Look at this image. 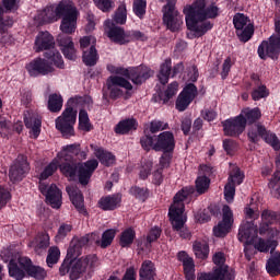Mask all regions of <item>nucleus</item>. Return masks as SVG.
Masks as SVG:
<instances>
[{"mask_svg": "<svg viewBox=\"0 0 280 280\" xmlns=\"http://www.w3.org/2000/svg\"><path fill=\"white\" fill-rule=\"evenodd\" d=\"M75 156L86 159V153L80 150V144L65 147L57 155V159L61 162L60 172L70 180H74L75 176H78L81 185H89V180H91L93 172L97 170L100 162L97 160H90L80 164L75 162Z\"/></svg>", "mask_w": 280, "mask_h": 280, "instance_id": "obj_1", "label": "nucleus"}, {"mask_svg": "<svg viewBox=\"0 0 280 280\" xmlns=\"http://www.w3.org/2000/svg\"><path fill=\"white\" fill-rule=\"evenodd\" d=\"M184 14L187 28L194 32V36L200 38L213 28V23L209 19H217L220 9L215 3L207 4V0H196L184 8Z\"/></svg>", "mask_w": 280, "mask_h": 280, "instance_id": "obj_2", "label": "nucleus"}, {"mask_svg": "<svg viewBox=\"0 0 280 280\" xmlns=\"http://www.w3.org/2000/svg\"><path fill=\"white\" fill-rule=\"evenodd\" d=\"M191 194H194V188H183L175 195L173 205L168 209V218L172 228L183 240L191 238V232L185 228V222H187V215H185V200H187Z\"/></svg>", "mask_w": 280, "mask_h": 280, "instance_id": "obj_3", "label": "nucleus"}, {"mask_svg": "<svg viewBox=\"0 0 280 280\" xmlns=\"http://www.w3.org/2000/svg\"><path fill=\"white\" fill-rule=\"evenodd\" d=\"M73 259H75V257H70L69 252H67V259L63 260L59 268L61 277L70 272V279L78 280L85 272H93V269L100 266V259L95 254L82 256L77 261Z\"/></svg>", "mask_w": 280, "mask_h": 280, "instance_id": "obj_4", "label": "nucleus"}, {"mask_svg": "<svg viewBox=\"0 0 280 280\" xmlns=\"http://www.w3.org/2000/svg\"><path fill=\"white\" fill-rule=\"evenodd\" d=\"M62 165V162L58 158H55L49 165H47L39 176V191L46 197V202L52 207V209H60L62 207V191L58 189V186L51 184L48 186L43 183L47 180L49 176H54V173Z\"/></svg>", "mask_w": 280, "mask_h": 280, "instance_id": "obj_5", "label": "nucleus"}, {"mask_svg": "<svg viewBox=\"0 0 280 280\" xmlns=\"http://www.w3.org/2000/svg\"><path fill=\"white\" fill-rule=\"evenodd\" d=\"M34 49L37 54L44 52V58H47L50 65L62 69L65 67V60L62 55L56 49V42L54 36L49 32H39L35 38Z\"/></svg>", "mask_w": 280, "mask_h": 280, "instance_id": "obj_6", "label": "nucleus"}, {"mask_svg": "<svg viewBox=\"0 0 280 280\" xmlns=\"http://www.w3.org/2000/svg\"><path fill=\"white\" fill-rule=\"evenodd\" d=\"M141 147L147 152L154 150V152H174L176 148V139L171 131H163L158 136H144L140 139Z\"/></svg>", "mask_w": 280, "mask_h": 280, "instance_id": "obj_7", "label": "nucleus"}, {"mask_svg": "<svg viewBox=\"0 0 280 280\" xmlns=\"http://www.w3.org/2000/svg\"><path fill=\"white\" fill-rule=\"evenodd\" d=\"M18 261L20 267L16 266L14 261H12L10 265V277H12L14 280L25 279V272L28 275V277L36 280H45L47 277V271L40 266L32 265V259L28 257H19Z\"/></svg>", "mask_w": 280, "mask_h": 280, "instance_id": "obj_8", "label": "nucleus"}, {"mask_svg": "<svg viewBox=\"0 0 280 280\" xmlns=\"http://www.w3.org/2000/svg\"><path fill=\"white\" fill-rule=\"evenodd\" d=\"M107 71H109V73H115L116 75H124L125 78H128V80H131L133 84H143L145 80H149L152 78V75H154V72L145 66L126 69L108 65Z\"/></svg>", "mask_w": 280, "mask_h": 280, "instance_id": "obj_9", "label": "nucleus"}, {"mask_svg": "<svg viewBox=\"0 0 280 280\" xmlns=\"http://www.w3.org/2000/svg\"><path fill=\"white\" fill-rule=\"evenodd\" d=\"M77 119L78 110L67 103L66 109L56 118L55 126L66 139H69L75 135V129L73 127L75 126Z\"/></svg>", "mask_w": 280, "mask_h": 280, "instance_id": "obj_10", "label": "nucleus"}, {"mask_svg": "<svg viewBox=\"0 0 280 280\" xmlns=\"http://www.w3.org/2000/svg\"><path fill=\"white\" fill-rule=\"evenodd\" d=\"M248 139L252 143L259 142L260 139L271 145L273 150H280V140L277 135L261 124L253 125L248 130Z\"/></svg>", "mask_w": 280, "mask_h": 280, "instance_id": "obj_11", "label": "nucleus"}, {"mask_svg": "<svg viewBox=\"0 0 280 280\" xmlns=\"http://www.w3.org/2000/svg\"><path fill=\"white\" fill-rule=\"evenodd\" d=\"M280 54V20L276 21V34L269 38V42H262L258 47V56L262 60L266 56L277 58Z\"/></svg>", "mask_w": 280, "mask_h": 280, "instance_id": "obj_12", "label": "nucleus"}, {"mask_svg": "<svg viewBox=\"0 0 280 280\" xmlns=\"http://www.w3.org/2000/svg\"><path fill=\"white\" fill-rule=\"evenodd\" d=\"M163 22L171 32H178L183 25V15L176 10V0H167L163 8Z\"/></svg>", "mask_w": 280, "mask_h": 280, "instance_id": "obj_13", "label": "nucleus"}, {"mask_svg": "<svg viewBox=\"0 0 280 280\" xmlns=\"http://www.w3.org/2000/svg\"><path fill=\"white\" fill-rule=\"evenodd\" d=\"M88 244H96V246H100V244H102L100 233L94 232L82 237H73L68 248V257H80V255H82V248Z\"/></svg>", "mask_w": 280, "mask_h": 280, "instance_id": "obj_14", "label": "nucleus"}, {"mask_svg": "<svg viewBox=\"0 0 280 280\" xmlns=\"http://www.w3.org/2000/svg\"><path fill=\"white\" fill-rule=\"evenodd\" d=\"M107 89L109 91V97L112 100H118V97L124 95V91H121V89L132 91V84L122 77L112 75L107 79Z\"/></svg>", "mask_w": 280, "mask_h": 280, "instance_id": "obj_15", "label": "nucleus"}, {"mask_svg": "<svg viewBox=\"0 0 280 280\" xmlns=\"http://www.w3.org/2000/svg\"><path fill=\"white\" fill-rule=\"evenodd\" d=\"M196 97H198V88H196L194 83H188L179 93L175 106L179 113H183L184 110H187L189 104H191Z\"/></svg>", "mask_w": 280, "mask_h": 280, "instance_id": "obj_16", "label": "nucleus"}, {"mask_svg": "<svg viewBox=\"0 0 280 280\" xmlns=\"http://www.w3.org/2000/svg\"><path fill=\"white\" fill-rule=\"evenodd\" d=\"M222 124L223 132L226 137H240L246 130V118H243L241 115L226 119Z\"/></svg>", "mask_w": 280, "mask_h": 280, "instance_id": "obj_17", "label": "nucleus"}, {"mask_svg": "<svg viewBox=\"0 0 280 280\" xmlns=\"http://www.w3.org/2000/svg\"><path fill=\"white\" fill-rule=\"evenodd\" d=\"M105 27L107 30V36L112 43H116L117 45H126L127 43H130V34L126 33L124 28L115 26L113 21L106 20Z\"/></svg>", "mask_w": 280, "mask_h": 280, "instance_id": "obj_18", "label": "nucleus"}, {"mask_svg": "<svg viewBox=\"0 0 280 280\" xmlns=\"http://www.w3.org/2000/svg\"><path fill=\"white\" fill-rule=\"evenodd\" d=\"M26 172H30L27 158L19 155L9 171V178L12 183H19V180H23V178H25Z\"/></svg>", "mask_w": 280, "mask_h": 280, "instance_id": "obj_19", "label": "nucleus"}, {"mask_svg": "<svg viewBox=\"0 0 280 280\" xmlns=\"http://www.w3.org/2000/svg\"><path fill=\"white\" fill-rule=\"evenodd\" d=\"M223 219L222 221L213 228V233L215 237H225L233 226V211L231 207L223 206L222 208Z\"/></svg>", "mask_w": 280, "mask_h": 280, "instance_id": "obj_20", "label": "nucleus"}, {"mask_svg": "<svg viewBox=\"0 0 280 280\" xmlns=\"http://www.w3.org/2000/svg\"><path fill=\"white\" fill-rule=\"evenodd\" d=\"M26 70L32 78H38V75H47L54 71L51 63L44 58H36L26 65Z\"/></svg>", "mask_w": 280, "mask_h": 280, "instance_id": "obj_21", "label": "nucleus"}, {"mask_svg": "<svg viewBox=\"0 0 280 280\" xmlns=\"http://www.w3.org/2000/svg\"><path fill=\"white\" fill-rule=\"evenodd\" d=\"M257 233V225H255L253 221L243 222L238 230V240L243 244H246L248 246L249 244H253V242H255Z\"/></svg>", "mask_w": 280, "mask_h": 280, "instance_id": "obj_22", "label": "nucleus"}, {"mask_svg": "<svg viewBox=\"0 0 280 280\" xmlns=\"http://www.w3.org/2000/svg\"><path fill=\"white\" fill-rule=\"evenodd\" d=\"M199 175L196 179V191L197 194H207L211 185V179L208 176H211V168L207 165H201L199 170Z\"/></svg>", "mask_w": 280, "mask_h": 280, "instance_id": "obj_23", "label": "nucleus"}, {"mask_svg": "<svg viewBox=\"0 0 280 280\" xmlns=\"http://www.w3.org/2000/svg\"><path fill=\"white\" fill-rule=\"evenodd\" d=\"M57 15L59 19H69L71 16H80V12H78V8L71 0H61L57 5Z\"/></svg>", "mask_w": 280, "mask_h": 280, "instance_id": "obj_24", "label": "nucleus"}, {"mask_svg": "<svg viewBox=\"0 0 280 280\" xmlns=\"http://www.w3.org/2000/svg\"><path fill=\"white\" fill-rule=\"evenodd\" d=\"M66 191L79 213L86 215V208H84V196H82V191H80L77 186H67Z\"/></svg>", "mask_w": 280, "mask_h": 280, "instance_id": "obj_25", "label": "nucleus"}, {"mask_svg": "<svg viewBox=\"0 0 280 280\" xmlns=\"http://www.w3.org/2000/svg\"><path fill=\"white\" fill-rule=\"evenodd\" d=\"M57 40L61 47L63 56L68 60H75V58H78V55H75V47L73 45V40L71 39V37L65 34H60L57 37Z\"/></svg>", "mask_w": 280, "mask_h": 280, "instance_id": "obj_26", "label": "nucleus"}, {"mask_svg": "<svg viewBox=\"0 0 280 280\" xmlns=\"http://www.w3.org/2000/svg\"><path fill=\"white\" fill-rule=\"evenodd\" d=\"M59 19L56 5L47 7L45 10L39 11L35 18L39 25H43V23H56Z\"/></svg>", "mask_w": 280, "mask_h": 280, "instance_id": "obj_27", "label": "nucleus"}, {"mask_svg": "<svg viewBox=\"0 0 280 280\" xmlns=\"http://www.w3.org/2000/svg\"><path fill=\"white\" fill-rule=\"evenodd\" d=\"M97 205L103 211H115L121 205V197L117 195L105 196L98 200Z\"/></svg>", "mask_w": 280, "mask_h": 280, "instance_id": "obj_28", "label": "nucleus"}, {"mask_svg": "<svg viewBox=\"0 0 280 280\" xmlns=\"http://www.w3.org/2000/svg\"><path fill=\"white\" fill-rule=\"evenodd\" d=\"M277 220V213L275 211L264 210L261 213V224L259 228V234L266 235V233L270 231V224H275Z\"/></svg>", "mask_w": 280, "mask_h": 280, "instance_id": "obj_29", "label": "nucleus"}, {"mask_svg": "<svg viewBox=\"0 0 280 280\" xmlns=\"http://www.w3.org/2000/svg\"><path fill=\"white\" fill-rule=\"evenodd\" d=\"M24 124L26 128L31 130V135L34 139H38V136L40 135V126L43 125V121L38 116H31L30 118L24 117Z\"/></svg>", "mask_w": 280, "mask_h": 280, "instance_id": "obj_30", "label": "nucleus"}, {"mask_svg": "<svg viewBox=\"0 0 280 280\" xmlns=\"http://www.w3.org/2000/svg\"><path fill=\"white\" fill-rule=\"evenodd\" d=\"M14 25V20H12L10 16L3 15V8L0 7V34H4L2 37H0V43H8V27H12Z\"/></svg>", "mask_w": 280, "mask_h": 280, "instance_id": "obj_31", "label": "nucleus"}, {"mask_svg": "<svg viewBox=\"0 0 280 280\" xmlns=\"http://www.w3.org/2000/svg\"><path fill=\"white\" fill-rule=\"evenodd\" d=\"M154 277H156L154 262L151 260L143 261L140 268V280H154Z\"/></svg>", "mask_w": 280, "mask_h": 280, "instance_id": "obj_32", "label": "nucleus"}, {"mask_svg": "<svg viewBox=\"0 0 280 280\" xmlns=\"http://www.w3.org/2000/svg\"><path fill=\"white\" fill-rule=\"evenodd\" d=\"M78 27V15H72L70 18H62L60 24V31L62 34H73Z\"/></svg>", "mask_w": 280, "mask_h": 280, "instance_id": "obj_33", "label": "nucleus"}, {"mask_svg": "<svg viewBox=\"0 0 280 280\" xmlns=\"http://www.w3.org/2000/svg\"><path fill=\"white\" fill-rule=\"evenodd\" d=\"M240 116L245 119V124H255V121L261 118V110L259 108H244Z\"/></svg>", "mask_w": 280, "mask_h": 280, "instance_id": "obj_34", "label": "nucleus"}, {"mask_svg": "<svg viewBox=\"0 0 280 280\" xmlns=\"http://www.w3.org/2000/svg\"><path fill=\"white\" fill-rule=\"evenodd\" d=\"M226 269L217 268L213 272H201L197 276V280H224Z\"/></svg>", "mask_w": 280, "mask_h": 280, "instance_id": "obj_35", "label": "nucleus"}, {"mask_svg": "<svg viewBox=\"0 0 280 280\" xmlns=\"http://www.w3.org/2000/svg\"><path fill=\"white\" fill-rule=\"evenodd\" d=\"M0 257L2 259V261H4V264H8L9 261V275H10V266L13 264H15V266H18V268H21V266L19 265V257H25V256H21V255H15L14 256V252H12L10 248H4L1 250L0 253Z\"/></svg>", "mask_w": 280, "mask_h": 280, "instance_id": "obj_36", "label": "nucleus"}, {"mask_svg": "<svg viewBox=\"0 0 280 280\" xmlns=\"http://www.w3.org/2000/svg\"><path fill=\"white\" fill-rule=\"evenodd\" d=\"M130 130H137V120L135 119L122 120L115 128V132L117 135H128Z\"/></svg>", "mask_w": 280, "mask_h": 280, "instance_id": "obj_37", "label": "nucleus"}, {"mask_svg": "<svg viewBox=\"0 0 280 280\" xmlns=\"http://www.w3.org/2000/svg\"><path fill=\"white\" fill-rule=\"evenodd\" d=\"M100 60L95 46H91L89 50H83V62L86 67H95Z\"/></svg>", "mask_w": 280, "mask_h": 280, "instance_id": "obj_38", "label": "nucleus"}, {"mask_svg": "<svg viewBox=\"0 0 280 280\" xmlns=\"http://www.w3.org/2000/svg\"><path fill=\"white\" fill-rule=\"evenodd\" d=\"M95 156L100 160L102 165H106V167H110L115 163V155L108 151H104L103 149H95Z\"/></svg>", "mask_w": 280, "mask_h": 280, "instance_id": "obj_39", "label": "nucleus"}, {"mask_svg": "<svg viewBox=\"0 0 280 280\" xmlns=\"http://www.w3.org/2000/svg\"><path fill=\"white\" fill-rule=\"evenodd\" d=\"M170 73H172V59H166L160 68L158 75L161 84H167L170 82Z\"/></svg>", "mask_w": 280, "mask_h": 280, "instance_id": "obj_40", "label": "nucleus"}, {"mask_svg": "<svg viewBox=\"0 0 280 280\" xmlns=\"http://www.w3.org/2000/svg\"><path fill=\"white\" fill-rule=\"evenodd\" d=\"M62 95L54 93L48 97V109L50 113H60L62 110Z\"/></svg>", "mask_w": 280, "mask_h": 280, "instance_id": "obj_41", "label": "nucleus"}, {"mask_svg": "<svg viewBox=\"0 0 280 280\" xmlns=\"http://www.w3.org/2000/svg\"><path fill=\"white\" fill-rule=\"evenodd\" d=\"M192 250L197 259H207L209 257V245L205 242L196 241L192 245Z\"/></svg>", "mask_w": 280, "mask_h": 280, "instance_id": "obj_42", "label": "nucleus"}, {"mask_svg": "<svg viewBox=\"0 0 280 280\" xmlns=\"http://www.w3.org/2000/svg\"><path fill=\"white\" fill-rule=\"evenodd\" d=\"M256 250H259V253H268L269 250H275L277 248V241L275 240H264L258 238V241L255 243Z\"/></svg>", "mask_w": 280, "mask_h": 280, "instance_id": "obj_43", "label": "nucleus"}, {"mask_svg": "<svg viewBox=\"0 0 280 280\" xmlns=\"http://www.w3.org/2000/svg\"><path fill=\"white\" fill-rule=\"evenodd\" d=\"M267 272L271 275V277H277L280 275V256L278 254L273 255L268 261H267Z\"/></svg>", "mask_w": 280, "mask_h": 280, "instance_id": "obj_44", "label": "nucleus"}, {"mask_svg": "<svg viewBox=\"0 0 280 280\" xmlns=\"http://www.w3.org/2000/svg\"><path fill=\"white\" fill-rule=\"evenodd\" d=\"M228 183H231L234 186L242 185L244 183V173H242V171H240V167H237L236 165L231 166Z\"/></svg>", "mask_w": 280, "mask_h": 280, "instance_id": "obj_45", "label": "nucleus"}, {"mask_svg": "<svg viewBox=\"0 0 280 280\" xmlns=\"http://www.w3.org/2000/svg\"><path fill=\"white\" fill-rule=\"evenodd\" d=\"M81 104L82 106H85L86 108H91L93 106V98L89 95L85 96H74L68 101V106H72L75 108Z\"/></svg>", "mask_w": 280, "mask_h": 280, "instance_id": "obj_46", "label": "nucleus"}, {"mask_svg": "<svg viewBox=\"0 0 280 280\" xmlns=\"http://www.w3.org/2000/svg\"><path fill=\"white\" fill-rule=\"evenodd\" d=\"M233 24L236 32H240L250 25V20L244 13H236L233 18Z\"/></svg>", "mask_w": 280, "mask_h": 280, "instance_id": "obj_47", "label": "nucleus"}, {"mask_svg": "<svg viewBox=\"0 0 280 280\" xmlns=\"http://www.w3.org/2000/svg\"><path fill=\"white\" fill-rule=\"evenodd\" d=\"M126 19H128V11L126 10V3H120L115 15L114 23L118 25H124L126 23Z\"/></svg>", "mask_w": 280, "mask_h": 280, "instance_id": "obj_48", "label": "nucleus"}, {"mask_svg": "<svg viewBox=\"0 0 280 280\" xmlns=\"http://www.w3.org/2000/svg\"><path fill=\"white\" fill-rule=\"evenodd\" d=\"M253 34H255V28L253 24H248L245 28H241V31H236V35L241 43H248L250 38H253Z\"/></svg>", "mask_w": 280, "mask_h": 280, "instance_id": "obj_49", "label": "nucleus"}, {"mask_svg": "<svg viewBox=\"0 0 280 280\" xmlns=\"http://www.w3.org/2000/svg\"><path fill=\"white\" fill-rule=\"evenodd\" d=\"M60 259V248L57 246H52L48 249V255L46 258V264L49 268H51L55 264H58Z\"/></svg>", "mask_w": 280, "mask_h": 280, "instance_id": "obj_50", "label": "nucleus"}, {"mask_svg": "<svg viewBox=\"0 0 280 280\" xmlns=\"http://www.w3.org/2000/svg\"><path fill=\"white\" fill-rule=\"evenodd\" d=\"M115 235H117V231L113 229L105 231L101 238V243H100L101 248H108V246L113 244V241L115 240Z\"/></svg>", "mask_w": 280, "mask_h": 280, "instance_id": "obj_51", "label": "nucleus"}, {"mask_svg": "<svg viewBox=\"0 0 280 280\" xmlns=\"http://www.w3.org/2000/svg\"><path fill=\"white\" fill-rule=\"evenodd\" d=\"M268 95H270V92L266 85L260 84L253 90L252 100H254V102H259V100H264V97H268Z\"/></svg>", "mask_w": 280, "mask_h": 280, "instance_id": "obj_52", "label": "nucleus"}, {"mask_svg": "<svg viewBox=\"0 0 280 280\" xmlns=\"http://www.w3.org/2000/svg\"><path fill=\"white\" fill-rule=\"evenodd\" d=\"M145 8H148L147 0H133V13L139 19L145 16Z\"/></svg>", "mask_w": 280, "mask_h": 280, "instance_id": "obj_53", "label": "nucleus"}, {"mask_svg": "<svg viewBox=\"0 0 280 280\" xmlns=\"http://www.w3.org/2000/svg\"><path fill=\"white\" fill-rule=\"evenodd\" d=\"M79 128L89 132L91 130V120L89 119V113L81 109L79 113Z\"/></svg>", "mask_w": 280, "mask_h": 280, "instance_id": "obj_54", "label": "nucleus"}, {"mask_svg": "<svg viewBox=\"0 0 280 280\" xmlns=\"http://www.w3.org/2000/svg\"><path fill=\"white\" fill-rule=\"evenodd\" d=\"M36 250H46V248H49V234L47 233H40L37 235L36 238Z\"/></svg>", "mask_w": 280, "mask_h": 280, "instance_id": "obj_55", "label": "nucleus"}, {"mask_svg": "<svg viewBox=\"0 0 280 280\" xmlns=\"http://www.w3.org/2000/svg\"><path fill=\"white\" fill-rule=\"evenodd\" d=\"M132 242H135V232L132 231V229H127L121 233L120 246L122 247L130 246Z\"/></svg>", "mask_w": 280, "mask_h": 280, "instance_id": "obj_56", "label": "nucleus"}, {"mask_svg": "<svg viewBox=\"0 0 280 280\" xmlns=\"http://www.w3.org/2000/svg\"><path fill=\"white\" fill-rule=\"evenodd\" d=\"M12 200V194L4 186H0V211L1 209H5L8 202Z\"/></svg>", "mask_w": 280, "mask_h": 280, "instance_id": "obj_57", "label": "nucleus"}, {"mask_svg": "<svg viewBox=\"0 0 280 280\" xmlns=\"http://www.w3.org/2000/svg\"><path fill=\"white\" fill-rule=\"evenodd\" d=\"M176 93H178V82L175 81L167 86L166 91H164V96H162L164 104L170 102V100H172Z\"/></svg>", "mask_w": 280, "mask_h": 280, "instance_id": "obj_58", "label": "nucleus"}, {"mask_svg": "<svg viewBox=\"0 0 280 280\" xmlns=\"http://www.w3.org/2000/svg\"><path fill=\"white\" fill-rule=\"evenodd\" d=\"M94 4L102 12H110L115 8V0H93Z\"/></svg>", "mask_w": 280, "mask_h": 280, "instance_id": "obj_59", "label": "nucleus"}, {"mask_svg": "<svg viewBox=\"0 0 280 280\" xmlns=\"http://www.w3.org/2000/svg\"><path fill=\"white\" fill-rule=\"evenodd\" d=\"M170 125L162 120H152L150 124V132L155 135V132H161L162 130H167Z\"/></svg>", "mask_w": 280, "mask_h": 280, "instance_id": "obj_60", "label": "nucleus"}, {"mask_svg": "<svg viewBox=\"0 0 280 280\" xmlns=\"http://www.w3.org/2000/svg\"><path fill=\"white\" fill-rule=\"evenodd\" d=\"M73 231V225L68 223H62L57 232L56 240L57 242H60L61 240H65L67 237L68 233H71Z\"/></svg>", "mask_w": 280, "mask_h": 280, "instance_id": "obj_61", "label": "nucleus"}, {"mask_svg": "<svg viewBox=\"0 0 280 280\" xmlns=\"http://www.w3.org/2000/svg\"><path fill=\"white\" fill-rule=\"evenodd\" d=\"M96 39L93 36H84L80 39V47L82 51H89L91 47H95Z\"/></svg>", "mask_w": 280, "mask_h": 280, "instance_id": "obj_62", "label": "nucleus"}, {"mask_svg": "<svg viewBox=\"0 0 280 280\" xmlns=\"http://www.w3.org/2000/svg\"><path fill=\"white\" fill-rule=\"evenodd\" d=\"M132 196H135V198H137L138 200H141L142 202H145L147 198H148V189L145 188H139L137 186L132 187L130 189Z\"/></svg>", "mask_w": 280, "mask_h": 280, "instance_id": "obj_63", "label": "nucleus"}, {"mask_svg": "<svg viewBox=\"0 0 280 280\" xmlns=\"http://www.w3.org/2000/svg\"><path fill=\"white\" fill-rule=\"evenodd\" d=\"M224 198L226 202H233L235 198V184H231L228 182L224 187Z\"/></svg>", "mask_w": 280, "mask_h": 280, "instance_id": "obj_64", "label": "nucleus"}]
</instances>
